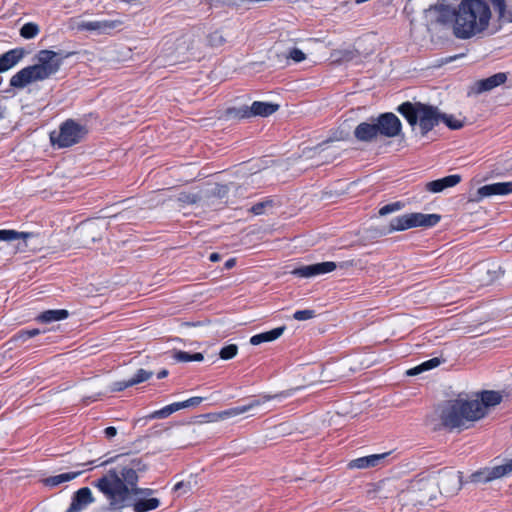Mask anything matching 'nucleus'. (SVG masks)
Returning a JSON list of instances; mask_svg holds the SVG:
<instances>
[{
  "label": "nucleus",
  "mask_w": 512,
  "mask_h": 512,
  "mask_svg": "<svg viewBox=\"0 0 512 512\" xmlns=\"http://www.w3.org/2000/svg\"><path fill=\"white\" fill-rule=\"evenodd\" d=\"M409 492L416 505L434 507L432 502L439 494L437 478H434L433 474L419 477L412 481Z\"/></svg>",
  "instance_id": "nucleus-6"
},
{
  "label": "nucleus",
  "mask_w": 512,
  "mask_h": 512,
  "mask_svg": "<svg viewBox=\"0 0 512 512\" xmlns=\"http://www.w3.org/2000/svg\"><path fill=\"white\" fill-rule=\"evenodd\" d=\"M390 453H382V454H373L365 457H360L354 459L349 462V468L356 469H366L370 467H376L381 464V462L389 455Z\"/></svg>",
  "instance_id": "nucleus-20"
},
{
  "label": "nucleus",
  "mask_w": 512,
  "mask_h": 512,
  "mask_svg": "<svg viewBox=\"0 0 512 512\" xmlns=\"http://www.w3.org/2000/svg\"><path fill=\"white\" fill-rule=\"evenodd\" d=\"M94 498L92 492L88 487H83L75 492L72 503L68 508L67 512H78L87 507L88 504L92 503Z\"/></svg>",
  "instance_id": "nucleus-18"
},
{
  "label": "nucleus",
  "mask_w": 512,
  "mask_h": 512,
  "mask_svg": "<svg viewBox=\"0 0 512 512\" xmlns=\"http://www.w3.org/2000/svg\"><path fill=\"white\" fill-rule=\"evenodd\" d=\"M378 127L374 122H362L354 130V136L361 142H372L379 136Z\"/></svg>",
  "instance_id": "nucleus-17"
},
{
  "label": "nucleus",
  "mask_w": 512,
  "mask_h": 512,
  "mask_svg": "<svg viewBox=\"0 0 512 512\" xmlns=\"http://www.w3.org/2000/svg\"><path fill=\"white\" fill-rule=\"evenodd\" d=\"M271 398H272V396H264L262 398V400L261 399H255V400L251 401L250 403H248L246 405L238 406V407H233V408L227 409L225 411H222L219 414V416L222 419L239 416L241 414L249 412L253 408L259 407L262 403H264L266 401H269Z\"/></svg>",
  "instance_id": "nucleus-21"
},
{
  "label": "nucleus",
  "mask_w": 512,
  "mask_h": 512,
  "mask_svg": "<svg viewBox=\"0 0 512 512\" xmlns=\"http://www.w3.org/2000/svg\"><path fill=\"white\" fill-rule=\"evenodd\" d=\"M82 474V471L67 472L55 476H50L42 480L43 484L48 487H56L64 482L71 481Z\"/></svg>",
  "instance_id": "nucleus-24"
},
{
  "label": "nucleus",
  "mask_w": 512,
  "mask_h": 512,
  "mask_svg": "<svg viewBox=\"0 0 512 512\" xmlns=\"http://www.w3.org/2000/svg\"><path fill=\"white\" fill-rule=\"evenodd\" d=\"M180 404L179 402L172 403L170 405L165 406L164 408L152 412L150 415L147 416L148 419H163L168 416H170L172 413L180 410Z\"/></svg>",
  "instance_id": "nucleus-28"
},
{
  "label": "nucleus",
  "mask_w": 512,
  "mask_h": 512,
  "mask_svg": "<svg viewBox=\"0 0 512 512\" xmlns=\"http://www.w3.org/2000/svg\"><path fill=\"white\" fill-rule=\"evenodd\" d=\"M173 358L178 362H189V361L200 362L204 359V356L202 353L190 354L185 351H175L173 354Z\"/></svg>",
  "instance_id": "nucleus-30"
},
{
  "label": "nucleus",
  "mask_w": 512,
  "mask_h": 512,
  "mask_svg": "<svg viewBox=\"0 0 512 512\" xmlns=\"http://www.w3.org/2000/svg\"><path fill=\"white\" fill-rule=\"evenodd\" d=\"M178 42H179L180 44H185V43L187 42L186 37H185V36H183L182 38L178 39Z\"/></svg>",
  "instance_id": "nucleus-53"
},
{
  "label": "nucleus",
  "mask_w": 512,
  "mask_h": 512,
  "mask_svg": "<svg viewBox=\"0 0 512 512\" xmlns=\"http://www.w3.org/2000/svg\"><path fill=\"white\" fill-rule=\"evenodd\" d=\"M461 181V176L454 174L426 183L425 189L432 193H440L446 188L454 187Z\"/></svg>",
  "instance_id": "nucleus-19"
},
{
  "label": "nucleus",
  "mask_w": 512,
  "mask_h": 512,
  "mask_svg": "<svg viewBox=\"0 0 512 512\" xmlns=\"http://www.w3.org/2000/svg\"><path fill=\"white\" fill-rule=\"evenodd\" d=\"M146 470L139 458H134L128 466L118 472L110 469L94 482V486L103 494L112 510L132 508L134 512H148L160 506V500L153 497V490L137 486L138 472Z\"/></svg>",
  "instance_id": "nucleus-2"
},
{
  "label": "nucleus",
  "mask_w": 512,
  "mask_h": 512,
  "mask_svg": "<svg viewBox=\"0 0 512 512\" xmlns=\"http://www.w3.org/2000/svg\"><path fill=\"white\" fill-rule=\"evenodd\" d=\"M39 333H40V331L38 329H32V330L20 332L17 337L19 339L26 340L28 338H32V337L38 335Z\"/></svg>",
  "instance_id": "nucleus-43"
},
{
  "label": "nucleus",
  "mask_w": 512,
  "mask_h": 512,
  "mask_svg": "<svg viewBox=\"0 0 512 512\" xmlns=\"http://www.w3.org/2000/svg\"><path fill=\"white\" fill-rule=\"evenodd\" d=\"M271 206H272L271 201L259 202L251 207V212L255 215H261L265 212L266 207H271Z\"/></svg>",
  "instance_id": "nucleus-39"
},
{
  "label": "nucleus",
  "mask_w": 512,
  "mask_h": 512,
  "mask_svg": "<svg viewBox=\"0 0 512 512\" xmlns=\"http://www.w3.org/2000/svg\"><path fill=\"white\" fill-rule=\"evenodd\" d=\"M433 477L437 478V489L442 495L454 496L461 489L462 473L459 471L445 469L433 474Z\"/></svg>",
  "instance_id": "nucleus-10"
},
{
  "label": "nucleus",
  "mask_w": 512,
  "mask_h": 512,
  "mask_svg": "<svg viewBox=\"0 0 512 512\" xmlns=\"http://www.w3.org/2000/svg\"><path fill=\"white\" fill-rule=\"evenodd\" d=\"M440 363H441L440 359L435 357V358H432V359H430L428 361L423 362L422 364H420L417 367H414V368L408 370L407 374L411 375V376L412 375H417V374H420L423 371L430 370V369H433V368L439 366Z\"/></svg>",
  "instance_id": "nucleus-29"
},
{
  "label": "nucleus",
  "mask_w": 512,
  "mask_h": 512,
  "mask_svg": "<svg viewBox=\"0 0 512 512\" xmlns=\"http://www.w3.org/2000/svg\"><path fill=\"white\" fill-rule=\"evenodd\" d=\"M512 193V181L487 184L477 190L479 199L494 195H508Z\"/></svg>",
  "instance_id": "nucleus-16"
},
{
  "label": "nucleus",
  "mask_w": 512,
  "mask_h": 512,
  "mask_svg": "<svg viewBox=\"0 0 512 512\" xmlns=\"http://www.w3.org/2000/svg\"><path fill=\"white\" fill-rule=\"evenodd\" d=\"M108 228L104 220H87L75 229V245L79 248H88L96 241L101 240L103 233Z\"/></svg>",
  "instance_id": "nucleus-8"
},
{
  "label": "nucleus",
  "mask_w": 512,
  "mask_h": 512,
  "mask_svg": "<svg viewBox=\"0 0 512 512\" xmlns=\"http://www.w3.org/2000/svg\"><path fill=\"white\" fill-rule=\"evenodd\" d=\"M116 27V22L114 21H89L82 22L79 24L78 28L87 31H100L105 32L107 30L113 29Z\"/></svg>",
  "instance_id": "nucleus-25"
},
{
  "label": "nucleus",
  "mask_w": 512,
  "mask_h": 512,
  "mask_svg": "<svg viewBox=\"0 0 512 512\" xmlns=\"http://www.w3.org/2000/svg\"><path fill=\"white\" fill-rule=\"evenodd\" d=\"M168 375V371L163 369L161 370L158 374H157V378L158 379H162V378H165L166 376Z\"/></svg>",
  "instance_id": "nucleus-51"
},
{
  "label": "nucleus",
  "mask_w": 512,
  "mask_h": 512,
  "mask_svg": "<svg viewBox=\"0 0 512 512\" xmlns=\"http://www.w3.org/2000/svg\"><path fill=\"white\" fill-rule=\"evenodd\" d=\"M335 269L336 263L329 261L296 268L292 271V274L299 277L308 278L319 274L329 273Z\"/></svg>",
  "instance_id": "nucleus-15"
},
{
  "label": "nucleus",
  "mask_w": 512,
  "mask_h": 512,
  "mask_svg": "<svg viewBox=\"0 0 512 512\" xmlns=\"http://www.w3.org/2000/svg\"><path fill=\"white\" fill-rule=\"evenodd\" d=\"M379 134L388 138L396 137L401 132V122L393 113H384L375 119Z\"/></svg>",
  "instance_id": "nucleus-11"
},
{
  "label": "nucleus",
  "mask_w": 512,
  "mask_h": 512,
  "mask_svg": "<svg viewBox=\"0 0 512 512\" xmlns=\"http://www.w3.org/2000/svg\"><path fill=\"white\" fill-rule=\"evenodd\" d=\"M279 109L278 104L262 101H254L250 107L245 106L237 111L240 118H250L252 116L268 117Z\"/></svg>",
  "instance_id": "nucleus-12"
},
{
  "label": "nucleus",
  "mask_w": 512,
  "mask_h": 512,
  "mask_svg": "<svg viewBox=\"0 0 512 512\" xmlns=\"http://www.w3.org/2000/svg\"><path fill=\"white\" fill-rule=\"evenodd\" d=\"M331 57L336 62L350 61L354 58V52L348 49H338L331 53Z\"/></svg>",
  "instance_id": "nucleus-32"
},
{
  "label": "nucleus",
  "mask_w": 512,
  "mask_h": 512,
  "mask_svg": "<svg viewBox=\"0 0 512 512\" xmlns=\"http://www.w3.org/2000/svg\"><path fill=\"white\" fill-rule=\"evenodd\" d=\"M36 235L30 232H18L15 230H0V240L1 241H14L18 239H22L24 241L25 247H27V240L34 238Z\"/></svg>",
  "instance_id": "nucleus-26"
},
{
  "label": "nucleus",
  "mask_w": 512,
  "mask_h": 512,
  "mask_svg": "<svg viewBox=\"0 0 512 512\" xmlns=\"http://www.w3.org/2000/svg\"><path fill=\"white\" fill-rule=\"evenodd\" d=\"M68 311L65 309L47 310L42 312L37 320L42 323H51L59 320L66 319L68 317Z\"/></svg>",
  "instance_id": "nucleus-27"
},
{
  "label": "nucleus",
  "mask_w": 512,
  "mask_h": 512,
  "mask_svg": "<svg viewBox=\"0 0 512 512\" xmlns=\"http://www.w3.org/2000/svg\"><path fill=\"white\" fill-rule=\"evenodd\" d=\"M397 110L406 118L413 128L416 125L419 126L422 136H425L435 126H437L441 122L442 118V113H440L437 107L422 104L420 102H404Z\"/></svg>",
  "instance_id": "nucleus-5"
},
{
  "label": "nucleus",
  "mask_w": 512,
  "mask_h": 512,
  "mask_svg": "<svg viewBox=\"0 0 512 512\" xmlns=\"http://www.w3.org/2000/svg\"><path fill=\"white\" fill-rule=\"evenodd\" d=\"M67 56L47 49L38 51L35 55V63L14 74L10 79V86L23 89L29 84L49 79L58 73Z\"/></svg>",
  "instance_id": "nucleus-4"
},
{
  "label": "nucleus",
  "mask_w": 512,
  "mask_h": 512,
  "mask_svg": "<svg viewBox=\"0 0 512 512\" xmlns=\"http://www.w3.org/2000/svg\"><path fill=\"white\" fill-rule=\"evenodd\" d=\"M210 261L216 262L220 259V255L218 253H212L209 257Z\"/></svg>",
  "instance_id": "nucleus-50"
},
{
  "label": "nucleus",
  "mask_w": 512,
  "mask_h": 512,
  "mask_svg": "<svg viewBox=\"0 0 512 512\" xmlns=\"http://www.w3.org/2000/svg\"><path fill=\"white\" fill-rule=\"evenodd\" d=\"M493 6L500 24L512 23V0H461L457 6L443 2L430 5L424 11L428 31L451 29L459 40H469L487 34L493 20Z\"/></svg>",
  "instance_id": "nucleus-1"
},
{
  "label": "nucleus",
  "mask_w": 512,
  "mask_h": 512,
  "mask_svg": "<svg viewBox=\"0 0 512 512\" xmlns=\"http://www.w3.org/2000/svg\"><path fill=\"white\" fill-rule=\"evenodd\" d=\"M120 457H122V455H117L115 457L109 458L106 461H104L101 465H107V464L113 463Z\"/></svg>",
  "instance_id": "nucleus-49"
},
{
  "label": "nucleus",
  "mask_w": 512,
  "mask_h": 512,
  "mask_svg": "<svg viewBox=\"0 0 512 512\" xmlns=\"http://www.w3.org/2000/svg\"><path fill=\"white\" fill-rule=\"evenodd\" d=\"M391 486V482L386 480V481H382L379 486H378V493H382L384 492L385 490H389Z\"/></svg>",
  "instance_id": "nucleus-45"
},
{
  "label": "nucleus",
  "mask_w": 512,
  "mask_h": 512,
  "mask_svg": "<svg viewBox=\"0 0 512 512\" xmlns=\"http://www.w3.org/2000/svg\"><path fill=\"white\" fill-rule=\"evenodd\" d=\"M507 74L504 72L496 73L488 78L475 81L470 87V94L479 95L489 92L507 81Z\"/></svg>",
  "instance_id": "nucleus-14"
},
{
  "label": "nucleus",
  "mask_w": 512,
  "mask_h": 512,
  "mask_svg": "<svg viewBox=\"0 0 512 512\" xmlns=\"http://www.w3.org/2000/svg\"><path fill=\"white\" fill-rule=\"evenodd\" d=\"M5 107H3L2 105H0V119L4 118L5 116Z\"/></svg>",
  "instance_id": "nucleus-52"
},
{
  "label": "nucleus",
  "mask_w": 512,
  "mask_h": 512,
  "mask_svg": "<svg viewBox=\"0 0 512 512\" xmlns=\"http://www.w3.org/2000/svg\"><path fill=\"white\" fill-rule=\"evenodd\" d=\"M235 263H236V260H235V259H233V258H231V259H229V260H227V261H226V263H225V267H226L227 269H230V268L234 267Z\"/></svg>",
  "instance_id": "nucleus-48"
},
{
  "label": "nucleus",
  "mask_w": 512,
  "mask_h": 512,
  "mask_svg": "<svg viewBox=\"0 0 512 512\" xmlns=\"http://www.w3.org/2000/svg\"><path fill=\"white\" fill-rule=\"evenodd\" d=\"M152 376V372L139 369L137 373L130 379V384L136 385L148 380Z\"/></svg>",
  "instance_id": "nucleus-35"
},
{
  "label": "nucleus",
  "mask_w": 512,
  "mask_h": 512,
  "mask_svg": "<svg viewBox=\"0 0 512 512\" xmlns=\"http://www.w3.org/2000/svg\"><path fill=\"white\" fill-rule=\"evenodd\" d=\"M440 221L438 214L410 213L393 218L387 233L404 231L413 227H433Z\"/></svg>",
  "instance_id": "nucleus-7"
},
{
  "label": "nucleus",
  "mask_w": 512,
  "mask_h": 512,
  "mask_svg": "<svg viewBox=\"0 0 512 512\" xmlns=\"http://www.w3.org/2000/svg\"><path fill=\"white\" fill-rule=\"evenodd\" d=\"M104 433L106 435V437L108 438H112L114 437L116 434H117V430L115 427L113 426H110V427H107L105 430H104Z\"/></svg>",
  "instance_id": "nucleus-46"
},
{
  "label": "nucleus",
  "mask_w": 512,
  "mask_h": 512,
  "mask_svg": "<svg viewBox=\"0 0 512 512\" xmlns=\"http://www.w3.org/2000/svg\"><path fill=\"white\" fill-rule=\"evenodd\" d=\"M202 401H203L202 397H192L185 401L179 402V404H180V408L184 409V408H188V407L198 406Z\"/></svg>",
  "instance_id": "nucleus-40"
},
{
  "label": "nucleus",
  "mask_w": 512,
  "mask_h": 512,
  "mask_svg": "<svg viewBox=\"0 0 512 512\" xmlns=\"http://www.w3.org/2000/svg\"><path fill=\"white\" fill-rule=\"evenodd\" d=\"M131 386H133V384H130V379L127 381H119V382L114 383L113 390L114 391H122Z\"/></svg>",
  "instance_id": "nucleus-44"
},
{
  "label": "nucleus",
  "mask_w": 512,
  "mask_h": 512,
  "mask_svg": "<svg viewBox=\"0 0 512 512\" xmlns=\"http://www.w3.org/2000/svg\"><path fill=\"white\" fill-rule=\"evenodd\" d=\"M284 330H285V327L282 326V327L274 328L267 332H263V333L254 335L250 338V343L252 345H259L264 342L274 341V340L278 339L283 334Z\"/></svg>",
  "instance_id": "nucleus-23"
},
{
  "label": "nucleus",
  "mask_w": 512,
  "mask_h": 512,
  "mask_svg": "<svg viewBox=\"0 0 512 512\" xmlns=\"http://www.w3.org/2000/svg\"><path fill=\"white\" fill-rule=\"evenodd\" d=\"M238 352V347L235 344H230L225 347H223L220 352L219 356L223 360H229L236 356Z\"/></svg>",
  "instance_id": "nucleus-33"
},
{
  "label": "nucleus",
  "mask_w": 512,
  "mask_h": 512,
  "mask_svg": "<svg viewBox=\"0 0 512 512\" xmlns=\"http://www.w3.org/2000/svg\"><path fill=\"white\" fill-rule=\"evenodd\" d=\"M201 199L197 193L183 192L178 196V201L183 204H195Z\"/></svg>",
  "instance_id": "nucleus-34"
},
{
  "label": "nucleus",
  "mask_w": 512,
  "mask_h": 512,
  "mask_svg": "<svg viewBox=\"0 0 512 512\" xmlns=\"http://www.w3.org/2000/svg\"><path fill=\"white\" fill-rule=\"evenodd\" d=\"M315 317V311L311 309L298 310L293 314V318L298 321H305Z\"/></svg>",
  "instance_id": "nucleus-36"
},
{
  "label": "nucleus",
  "mask_w": 512,
  "mask_h": 512,
  "mask_svg": "<svg viewBox=\"0 0 512 512\" xmlns=\"http://www.w3.org/2000/svg\"><path fill=\"white\" fill-rule=\"evenodd\" d=\"M512 472V460L492 468H486L471 475L472 482H489L501 478Z\"/></svg>",
  "instance_id": "nucleus-13"
},
{
  "label": "nucleus",
  "mask_w": 512,
  "mask_h": 512,
  "mask_svg": "<svg viewBox=\"0 0 512 512\" xmlns=\"http://www.w3.org/2000/svg\"><path fill=\"white\" fill-rule=\"evenodd\" d=\"M287 59H291L296 63H299L306 59V55L298 48H292L286 56Z\"/></svg>",
  "instance_id": "nucleus-37"
},
{
  "label": "nucleus",
  "mask_w": 512,
  "mask_h": 512,
  "mask_svg": "<svg viewBox=\"0 0 512 512\" xmlns=\"http://www.w3.org/2000/svg\"><path fill=\"white\" fill-rule=\"evenodd\" d=\"M39 32V26L33 22L24 24L20 29V35L25 39H33L39 34Z\"/></svg>",
  "instance_id": "nucleus-31"
},
{
  "label": "nucleus",
  "mask_w": 512,
  "mask_h": 512,
  "mask_svg": "<svg viewBox=\"0 0 512 512\" xmlns=\"http://www.w3.org/2000/svg\"><path fill=\"white\" fill-rule=\"evenodd\" d=\"M502 394L497 391H483L481 399H455L447 401L440 408V419L443 426L450 429L464 426L466 422H475L487 414V408L498 405Z\"/></svg>",
  "instance_id": "nucleus-3"
},
{
  "label": "nucleus",
  "mask_w": 512,
  "mask_h": 512,
  "mask_svg": "<svg viewBox=\"0 0 512 512\" xmlns=\"http://www.w3.org/2000/svg\"><path fill=\"white\" fill-rule=\"evenodd\" d=\"M394 494H397V490L394 489L393 491H391V496H393Z\"/></svg>",
  "instance_id": "nucleus-54"
},
{
  "label": "nucleus",
  "mask_w": 512,
  "mask_h": 512,
  "mask_svg": "<svg viewBox=\"0 0 512 512\" xmlns=\"http://www.w3.org/2000/svg\"><path fill=\"white\" fill-rule=\"evenodd\" d=\"M86 134L87 129L85 126L73 120H67L60 126L58 133L52 132L50 134V140L53 145L64 148L77 144Z\"/></svg>",
  "instance_id": "nucleus-9"
},
{
  "label": "nucleus",
  "mask_w": 512,
  "mask_h": 512,
  "mask_svg": "<svg viewBox=\"0 0 512 512\" xmlns=\"http://www.w3.org/2000/svg\"><path fill=\"white\" fill-rule=\"evenodd\" d=\"M401 207L400 203L397 202V203H392V204H387L385 206H383L380 210H379V214L381 216H385L389 213H392L394 211H397L399 210Z\"/></svg>",
  "instance_id": "nucleus-41"
},
{
  "label": "nucleus",
  "mask_w": 512,
  "mask_h": 512,
  "mask_svg": "<svg viewBox=\"0 0 512 512\" xmlns=\"http://www.w3.org/2000/svg\"><path fill=\"white\" fill-rule=\"evenodd\" d=\"M191 484L190 482H184V481H181V482H178L175 486H174V491L179 493L180 494V491H183V493H186L188 491L191 490Z\"/></svg>",
  "instance_id": "nucleus-42"
},
{
  "label": "nucleus",
  "mask_w": 512,
  "mask_h": 512,
  "mask_svg": "<svg viewBox=\"0 0 512 512\" xmlns=\"http://www.w3.org/2000/svg\"><path fill=\"white\" fill-rule=\"evenodd\" d=\"M24 56L22 49H12L0 56V73L14 67Z\"/></svg>",
  "instance_id": "nucleus-22"
},
{
  "label": "nucleus",
  "mask_w": 512,
  "mask_h": 512,
  "mask_svg": "<svg viewBox=\"0 0 512 512\" xmlns=\"http://www.w3.org/2000/svg\"><path fill=\"white\" fill-rule=\"evenodd\" d=\"M487 273H488V274H490V273H493V274H494V277H493L491 280H494V279H496V278H499L500 276H502V275H503V271L501 270V267H498L496 270H493V271L488 270V271H487Z\"/></svg>",
  "instance_id": "nucleus-47"
},
{
  "label": "nucleus",
  "mask_w": 512,
  "mask_h": 512,
  "mask_svg": "<svg viewBox=\"0 0 512 512\" xmlns=\"http://www.w3.org/2000/svg\"><path fill=\"white\" fill-rule=\"evenodd\" d=\"M441 121H443L451 129H459L462 127V123L459 120L454 119L452 116L442 114Z\"/></svg>",
  "instance_id": "nucleus-38"
}]
</instances>
